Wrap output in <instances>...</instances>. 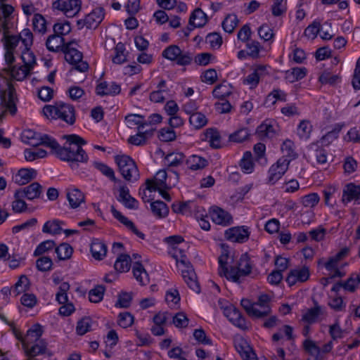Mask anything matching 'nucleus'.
<instances>
[{
    "instance_id": "nucleus-23",
    "label": "nucleus",
    "mask_w": 360,
    "mask_h": 360,
    "mask_svg": "<svg viewBox=\"0 0 360 360\" xmlns=\"http://www.w3.org/2000/svg\"><path fill=\"white\" fill-rule=\"evenodd\" d=\"M41 186L39 183L34 182L22 190L16 191L17 198L18 196L24 197L28 200L38 198L41 193Z\"/></svg>"
},
{
    "instance_id": "nucleus-35",
    "label": "nucleus",
    "mask_w": 360,
    "mask_h": 360,
    "mask_svg": "<svg viewBox=\"0 0 360 360\" xmlns=\"http://www.w3.org/2000/svg\"><path fill=\"white\" fill-rule=\"evenodd\" d=\"M186 165L191 170L202 169L207 165V160L200 156L194 155L186 159Z\"/></svg>"
},
{
    "instance_id": "nucleus-39",
    "label": "nucleus",
    "mask_w": 360,
    "mask_h": 360,
    "mask_svg": "<svg viewBox=\"0 0 360 360\" xmlns=\"http://www.w3.org/2000/svg\"><path fill=\"white\" fill-rule=\"evenodd\" d=\"M37 176V171L34 169H21L18 171L16 181L19 184H27Z\"/></svg>"
},
{
    "instance_id": "nucleus-33",
    "label": "nucleus",
    "mask_w": 360,
    "mask_h": 360,
    "mask_svg": "<svg viewBox=\"0 0 360 360\" xmlns=\"http://www.w3.org/2000/svg\"><path fill=\"white\" fill-rule=\"evenodd\" d=\"M8 65V70L11 75L18 81L23 80L29 75L30 70H32L25 65L20 66H11V65Z\"/></svg>"
},
{
    "instance_id": "nucleus-46",
    "label": "nucleus",
    "mask_w": 360,
    "mask_h": 360,
    "mask_svg": "<svg viewBox=\"0 0 360 360\" xmlns=\"http://www.w3.org/2000/svg\"><path fill=\"white\" fill-rule=\"evenodd\" d=\"M169 166L176 167L186 162V157L182 153H172L165 157Z\"/></svg>"
},
{
    "instance_id": "nucleus-43",
    "label": "nucleus",
    "mask_w": 360,
    "mask_h": 360,
    "mask_svg": "<svg viewBox=\"0 0 360 360\" xmlns=\"http://www.w3.org/2000/svg\"><path fill=\"white\" fill-rule=\"evenodd\" d=\"M125 120L129 127L131 128L137 125L139 131L145 126L148 125V123L143 120V117L137 114L129 115L125 117Z\"/></svg>"
},
{
    "instance_id": "nucleus-1",
    "label": "nucleus",
    "mask_w": 360,
    "mask_h": 360,
    "mask_svg": "<svg viewBox=\"0 0 360 360\" xmlns=\"http://www.w3.org/2000/svg\"><path fill=\"white\" fill-rule=\"evenodd\" d=\"M22 137L25 143L32 146L44 145L49 147L52 154L69 162L72 168L77 167L78 162H86L88 160V155L82 148L86 141L77 135L67 136V141L63 147L48 135L41 136L30 129L25 130Z\"/></svg>"
},
{
    "instance_id": "nucleus-64",
    "label": "nucleus",
    "mask_w": 360,
    "mask_h": 360,
    "mask_svg": "<svg viewBox=\"0 0 360 360\" xmlns=\"http://www.w3.org/2000/svg\"><path fill=\"white\" fill-rule=\"evenodd\" d=\"M320 30L321 23L314 21L305 29L304 34L309 39H314Z\"/></svg>"
},
{
    "instance_id": "nucleus-53",
    "label": "nucleus",
    "mask_w": 360,
    "mask_h": 360,
    "mask_svg": "<svg viewBox=\"0 0 360 360\" xmlns=\"http://www.w3.org/2000/svg\"><path fill=\"white\" fill-rule=\"evenodd\" d=\"M173 252H169L173 258L175 259L176 264H181L184 269H186V266H191L190 262L187 259L184 255L183 249H173Z\"/></svg>"
},
{
    "instance_id": "nucleus-62",
    "label": "nucleus",
    "mask_w": 360,
    "mask_h": 360,
    "mask_svg": "<svg viewBox=\"0 0 360 360\" xmlns=\"http://www.w3.org/2000/svg\"><path fill=\"white\" fill-rule=\"evenodd\" d=\"M134 319V316L129 312H122L118 316V324L122 328H127L133 324Z\"/></svg>"
},
{
    "instance_id": "nucleus-63",
    "label": "nucleus",
    "mask_w": 360,
    "mask_h": 360,
    "mask_svg": "<svg viewBox=\"0 0 360 360\" xmlns=\"http://www.w3.org/2000/svg\"><path fill=\"white\" fill-rule=\"evenodd\" d=\"M55 34L63 37L71 32V26L69 22H57L53 25Z\"/></svg>"
},
{
    "instance_id": "nucleus-32",
    "label": "nucleus",
    "mask_w": 360,
    "mask_h": 360,
    "mask_svg": "<svg viewBox=\"0 0 360 360\" xmlns=\"http://www.w3.org/2000/svg\"><path fill=\"white\" fill-rule=\"evenodd\" d=\"M133 274L141 285H144L149 283L148 274L139 261L135 262L133 267Z\"/></svg>"
},
{
    "instance_id": "nucleus-9",
    "label": "nucleus",
    "mask_w": 360,
    "mask_h": 360,
    "mask_svg": "<svg viewBox=\"0 0 360 360\" xmlns=\"http://www.w3.org/2000/svg\"><path fill=\"white\" fill-rule=\"evenodd\" d=\"M104 18V11L103 8L98 7L86 15L84 19L77 21L79 29L86 27L87 29H95Z\"/></svg>"
},
{
    "instance_id": "nucleus-36",
    "label": "nucleus",
    "mask_w": 360,
    "mask_h": 360,
    "mask_svg": "<svg viewBox=\"0 0 360 360\" xmlns=\"http://www.w3.org/2000/svg\"><path fill=\"white\" fill-rule=\"evenodd\" d=\"M62 224L63 221L58 219L48 221L44 224L42 231L52 235L60 234L63 231Z\"/></svg>"
},
{
    "instance_id": "nucleus-18",
    "label": "nucleus",
    "mask_w": 360,
    "mask_h": 360,
    "mask_svg": "<svg viewBox=\"0 0 360 360\" xmlns=\"http://www.w3.org/2000/svg\"><path fill=\"white\" fill-rule=\"evenodd\" d=\"M352 200L358 204L360 203V186L349 183L344 187L342 202L346 205Z\"/></svg>"
},
{
    "instance_id": "nucleus-27",
    "label": "nucleus",
    "mask_w": 360,
    "mask_h": 360,
    "mask_svg": "<svg viewBox=\"0 0 360 360\" xmlns=\"http://www.w3.org/2000/svg\"><path fill=\"white\" fill-rule=\"evenodd\" d=\"M66 196L70 206L72 209L77 208L85 201L84 193L78 188H68L66 190Z\"/></svg>"
},
{
    "instance_id": "nucleus-28",
    "label": "nucleus",
    "mask_w": 360,
    "mask_h": 360,
    "mask_svg": "<svg viewBox=\"0 0 360 360\" xmlns=\"http://www.w3.org/2000/svg\"><path fill=\"white\" fill-rule=\"evenodd\" d=\"M121 91L120 86L115 82L108 84L105 82H101L96 87V92L98 95H112L119 94Z\"/></svg>"
},
{
    "instance_id": "nucleus-48",
    "label": "nucleus",
    "mask_w": 360,
    "mask_h": 360,
    "mask_svg": "<svg viewBox=\"0 0 360 360\" xmlns=\"http://www.w3.org/2000/svg\"><path fill=\"white\" fill-rule=\"evenodd\" d=\"M189 122L195 129H200L207 124V120L205 115L197 112L190 115Z\"/></svg>"
},
{
    "instance_id": "nucleus-60",
    "label": "nucleus",
    "mask_w": 360,
    "mask_h": 360,
    "mask_svg": "<svg viewBox=\"0 0 360 360\" xmlns=\"http://www.w3.org/2000/svg\"><path fill=\"white\" fill-rule=\"evenodd\" d=\"M124 46L122 43H118L115 49V56L112 58V61L116 64H122L127 60L126 55L124 54Z\"/></svg>"
},
{
    "instance_id": "nucleus-21",
    "label": "nucleus",
    "mask_w": 360,
    "mask_h": 360,
    "mask_svg": "<svg viewBox=\"0 0 360 360\" xmlns=\"http://www.w3.org/2000/svg\"><path fill=\"white\" fill-rule=\"evenodd\" d=\"M267 74L266 66L259 65L243 79V84L250 86L251 89L255 88L259 84V79Z\"/></svg>"
},
{
    "instance_id": "nucleus-47",
    "label": "nucleus",
    "mask_w": 360,
    "mask_h": 360,
    "mask_svg": "<svg viewBox=\"0 0 360 360\" xmlns=\"http://www.w3.org/2000/svg\"><path fill=\"white\" fill-rule=\"evenodd\" d=\"M32 25L35 32L42 34L46 32V21L42 15L39 13L34 14Z\"/></svg>"
},
{
    "instance_id": "nucleus-44",
    "label": "nucleus",
    "mask_w": 360,
    "mask_h": 360,
    "mask_svg": "<svg viewBox=\"0 0 360 360\" xmlns=\"http://www.w3.org/2000/svg\"><path fill=\"white\" fill-rule=\"evenodd\" d=\"M238 19L235 14H229L222 22V27L225 32L232 33L238 24Z\"/></svg>"
},
{
    "instance_id": "nucleus-56",
    "label": "nucleus",
    "mask_w": 360,
    "mask_h": 360,
    "mask_svg": "<svg viewBox=\"0 0 360 360\" xmlns=\"http://www.w3.org/2000/svg\"><path fill=\"white\" fill-rule=\"evenodd\" d=\"M95 167L98 169L103 175L109 178L114 182H117L118 180L115 176V172L112 168L108 165L101 162H95Z\"/></svg>"
},
{
    "instance_id": "nucleus-24",
    "label": "nucleus",
    "mask_w": 360,
    "mask_h": 360,
    "mask_svg": "<svg viewBox=\"0 0 360 360\" xmlns=\"http://www.w3.org/2000/svg\"><path fill=\"white\" fill-rule=\"evenodd\" d=\"M212 221L219 225L228 226L232 221L231 216L220 207H214L210 212Z\"/></svg>"
},
{
    "instance_id": "nucleus-5",
    "label": "nucleus",
    "mask_w": 360,
    "mask_h": 360,
    "mask_svg": "<svg viewBox=\"0 0 360 360\" xmlns=\"http://www.w3.org/2000/svg\"><path fill=\"white\" fill-rule=\"evenodd\" d=\"M77 44L75 40L68 41L63 53L68 63L73 66V68L81 72H84L89 69V64L82 60V53L78 51L74 46Z\"/></svg>"
},
{
    "instance_id": "nucleus-45",
    "label": "nucleus",
    "mask_w": 360,
    "mask_h": 360,
    "mask_svg": "<svg viewBox=\"0 0 360 360\" xmlns=\"http://www.w3.org/2000/svg\"><path fill=\"white\" fill-rule=\"evenodd\" d=\"M307 74L305 68H294L286 72V78L290 82H294L304 78Z\"/></svg>"
},
{
    "instance_id": "nucleus-40",
    "label": "nucleus",
    "mask_w": 360,
    "mask_h": 360,
    "mask_svg": "<svg viewBox=\"0 0 360 360\" xmlns=\"http://www.w3.org/2000/svg\"><path fill=\"white\" fill-rule=\"evenodd\" d=\"M150 207L153 214L158 218H164L168 215L169 208L167 205L161 200L153 202Z\"/></svg>"
},
{
    "instance_id": "nucleus-37",
    "label": "nucleus",
    "mask_w": 360,
    "mask_h": 360,
    "mask_svg": "<svg viewBox=\"0 0 360 360\" xmlns=\"http://www.w3.org/2000/svg\"><path fill=\"white\" fill-rule=\"evenodd\" d=\"M232 94V86L230 84L224 82L215 86L212 94L215 98L220 100L225 99L226 97Z\"/></svg>"
},
{
    "instance_id": "nucleus-14",
    "label": "nucleus",
    "mask_w": 360,
    "mask_h": 360,
    "mask_svg": "<svg viewBox=\"0 0 360 360\" xmlns=\"http://www.w3.org/2000/svg\"><path fill=\"white\" fill-rule=\"evenodd\" d=\"M310 276L309 268L307 266L298 267L291 269L286 278V282L290 286L295 285L297 283H304L307 281Z\"/></svg>"
},
{
    "instance_id": "nucleus-42",
    "label": "nucleus",
    "mask_w": 360,
    "mask_h": 360,
    "mask_svg": "<svg viewBox=\"0 0 360 360\" xmlns=\"http://www.w3.org/2000/svg\"><path fill=\"white\" fill-rule=\"evenodd\" d=\"M303 347L307 353L314 357V360H321V349L314 341L306 340L303 342Z\"/></svg>"
},
{
    "instance_id": "nucleus-30",
    "label": "nucleus",
    "mask_w": 360,
    "mask_h": 360,
    "mask_svg": "<svg viewBox=\"0 0 360 360\" xmlns=\"http://www.w3.org/2000/svg\"><path fill=\"white\" fill-rule=\"evenodd\" d=\"M25 353L30 358L34 357L39 354L48 352L46 342L44 340H40L27 347H23Z\"/></svg>"
},
{
    "instance_id": "nucleus-58",
    "label": "nucleus",
    "mask_w": 360,
    "mask_h": 360,
    "mask_svg": "<svg viewBox=\"0 0 360 360\" xmlns=\"http://www.w3.org/2000/svg\"><path fill=\"white\" fill-rule=\"evenodd\" d=\"M320 198L316 193H311L302 198L301 202L306 207H314L319 202Z\"/></svg>"
},
{
    "instance_id": "nucleus-4",
    "label": "nucleus",
    "mask_w": 360,
    "mask_h": 360,
    "mask_svg": "<svg viewBox=\"0 0 360 360\" xmlns=\"http://www.w3.org/2000/svg\"><path fill=\"white\" fill-rule=\"evenodd\" d=\"M236 257V252L233 249H223L219 257V274L233 282H238L236 269L233 266Z\"/></svg>"
},
{
    "instance_id": "nucleus-13",
    "label": "nucleus",
    "mask_w": 360,
    "mask_h": 360,
    "mask_svg": "<svg viewBox=\"0 0 360 360\" xmlns=\"http://www.w3.org/2000/svg\"><path fill=\"white\" fill-rule=\"evenodd\" d=\"M167 174L164 169L159 170L153 179H147L146 184L149 192L155 191L157 189H169L171 186L167 184Z\"/></svg>"
},
{
    "instance_id": "nucleus-20",
    "label": "nucleus",
    "mask_w": 360,
    "mask_h": 360,
    "mask_svg": "<svg viewBox=\"0 0 360 360\" xmlns=\"http://www.w3.org/2000/svg\"><path fill=\"white\" fill-rule=\"evenodd\" d=\"M181 274L188 288L196 293H199L200 292V284L192 266H186V269H181Z\"/></svg>"
},
{
    "instance_id": "nucleus-6",
    "label": "nucleus",
    "mask_w": 360,
    "mask_h": 360,
    "mask_svg": "<svg viewBox=\"0 0 360 360\" xmlns=\"http://www.w3.org/2000/svg\"><path fill=\"white\" fill-rule=\"evenodd\" d=\"M122 176L129 181H136L139 178V172L135 162L128 155H117L115 158Z\"/></svg>"
},
{
    "instance_id": "nucleus-19",
    "label": "nucleus",
    "mask_w": 360,
    "mask_h": 360,
    "mask_svg": "<svg viewBox=\"0 0 360 360\" xmlns=\"http://www.w3.org/2000/svg\"><path fill=\"white\" fill-rule=\"evenodd\" d=\"M349 249H342L337 255L331 257L325 263V267L328 270H334L335 272L331 275V277H342V275L340 270L338 269L339 262L347 256Z\"/></svg>"
},
{
    "instance_id": "nucleus-10",
    "label": "nucleus",
    "mask_w": 360,
    "mask_h": 360,
    "mask_svg": "<svg viewBox=\"0 0 360 360\" xmlns=\"http://www.w3.org/2000/svg\"><path fill=\"white\" fill-rule=\"evenodd\" d=\"M80 0H56L53 3V8L62 11L67 17L77 15L81 9Z\"/></svg>"
},
{
    "instance_id": "nucleus-41",
    "label": "nucleus",
    "mask_w": 360,
    "mask_h": 360,
    "mask_svg": "<svg viewBox=\"0 0 360 360\" xmlns=\"http://www.w3.org/2000/svg\"><path fill=\"white\" fill-rule=\"evenodd\" d=\"M30 285V283L28 278L25 275H21L18 281L13 286L14 296L16 297L20 293L28 290Z\"/></svg>"
},
{
    "instance_id": "nucleus-26",
    "label": "nucleus",
    "mask_w": 360,
    "mask_h": 360,
    "mask_svg": "<svg viewBox=\"0 0 360 360\" xmlns=\"http://www.w3.org/2000/svg\"><path fill=\"white\" fill-rule=\"evenodd\" d=\"M117 200L124 204L129 209H137L138 202L129 194V190L126 186H120Z\"/></svg>"
},
{
    "instance_id": "nucleus-57",
    "label": "nucleus",
    "mask_w": 360,
    "mask_h": 360,
    "mask_svg": "<svg viewBox=\"0 0 360 360\" xmlns=\"http://www.w3.org/2000/svg\"><path fill=\"white\" fill-rule=\"evenodd\" d=\"M91 326V319L89 317H84L79 320L76 327L78 335H82L89 331Z\"/></svg>"
},
{
    "instance_id": "nucleus-34",
    "label": "nucleus",
    "mask_w": 360,
    "mask_h": 360,
    "mask_svg": "<svg viewBox=\"0 0 360 360\" xmlns=\"http://www.w3.org/2000/svg\"><path fill=\"white\" fill-rule=\"evenodd\" d=\"M275 134L273 125L267 122L261 124L256 130V134L261 140L271 139L274 136Z\"/></svg>"
},
{
    "instance_id": "nucleus-12",
    "label": "nucleus",
    "mask_w": 360,
    "mask_h": 360,
    "mask_svg": "<svg viewBox=\"0 0 360 360\" xmlns=\"http://www.w3.org/2000/svg\"><path fill=\"white\" fill-rule=\"evenodd\" d=\"M1 41L5 49V60L8 65H12L15 60L14 51L19 44V37L11 34L2 37Z\"/></svg>"
},
{
    "instance_id": "nucleus-38",
    "label": "nucleus",
    "mask_w": 360,
    "mask_h": 360,
    "mask_svg": "<svg viewBox=\"0 0 360 360\" xmlns=\"http://www.w3.org/2000/svg\"><path fill=\"white\" fill-rule=\"evenodd\" d=\"M131 258L128 255H120L115 261L114 267L115 269L120 272H127L130 269Z\"/></svg>"
},
{
    "instance_id": "nucleus-8",
    "label": "nucleus",
    "mask_w": 360,
    "mask_h": 360,
    "mask_svg": "<svg viewBox=\"0 0 360 360\" xmlns=\"http://www.w3.org/2000/svg\"><path fill=\"white\" fill-rule=\"evenodd\" d=\"M0 86L3 87L2 90H1L2 103L11 115H15L17 111L15 105L17 98L13 86L5 79H3V84H0Z\"/></svg>"
},
{
    "instance_id": "nucleus-7",
    "label": "nucleus",
    "mask_w": 360,
    "mask_h": 360,
    "mask_svg": "<svg viewBox=\"0 0 360 360\" xmlns=\"http://www.w3.org/2000/svg\"><path fill=\"white\" fill-rule=\"evenodd\" d=\"M162 55L164 58L175 61L177 65L181 66L189 65L193 60V56L191 53L181 51L176 45H171L166 48Z\"/></svg>"
},
{
    "instance_id": "nucleus-31",
    "label": "nucleus",
    "mask_w": 360,
    "mask_h": 360,
    "mask_svg": "<svg viewBox=\"0 0 360 360\" xmlns=\"http://www.w3.org/2000/svg\"><path fill=\"white\" fill-rule=\"evenodd\" d=\"M236 272L238 273V280L241 276L248 275L252 270V266L250 261V257L245 253L241 255L240 260L235 266Z\"/></svg>"
},
{
    "instance_id": "nucleus-3",
    "label": "nucleus",
    "mask_w": 360,
    "mask_h": 360,
    "mask_svg": "<svg viewBox=\"0 0 360 360\" xmlns=\"http://www.w3.org/2000/svg\"><path fill=\"white\" fill-rule=\"evenodd\" d=\"M270 301L271 298L268 295L262 294L259 296L255 302H251L248 299H243L241 306L250 317L261 319L270 314Z\"/></svg>"
},
{
    "instance_id": "nucleus-55",
    "label": "nucleus",
    "mask_w": 360,
    "mask_h": 360,
    "mask_svg": "<svg viewBox=\"0 0 360 360\" xmlns=\"http://www.w3.org/2000/svg\"><path fill=\"white\" fill-rule=\"evenodd\" d=\"M321 313V309L320 307H315L307 310V311L303 315L302 320L309 323L315 322Z\"/></svg>"
},
{
    "instance_id": "nucleus-61",
    "label": "nucleus",
    "mask_w": 360,
    "mask_h": 360,
    "mask_svg": "<svg viewBox=\"0 0 360 360\" xmlns=\"http://www.w3.org/2000/svg\"><path fill=\"white\" fill-rule=\"evenodd\" d=\"M253 165L252 153L250 151H246L240 160V166L245 172L250 173L253 169Z\"/></svg>"
},
{
    "instance_id": "nucleus-15",
    "label": "nucleus",
    "mask_w": 360,
    "mask_h": 360,
    "mask_svg": "<svg viewBox=\"0 0 360 360\" xmlns=\"http://www.w3.org/2000/svg\"><path fill=\"white\" fill-rule=\"evenodd\" d=\"M224 315L237 327L243 330L248 329L245 318L233 305L229 304L224 308Z\"/></svg>"
},
{
    "instance_id": "nucleus-22",
    "label": "nucleus",
    "mask_w": 360,
    "mask_h": 360,
    "mask_svg": "<svg viewBox=\"0 0 360 360\" xmlns=\"http://www.w3.org/2000/svg\"><path fill=\"white\" fill-rule=\"evenodd\" d=\"M68 42H65L64 37L55 34H51L46 41V46L49 51L63 52Z\"/></svg>"
},
{
    "instance_id": "nucleus-16",
    "label": "nucleus",
    "mask_w": 360,
    "mask_h": 360,
    "mask_svg": "<svg viewBox=\"0 0 360 360\" xmlns=\"http://www.w3.org/2000/svg\"><path fill=\"white\" fill-rule=\"evenodd\" d=\"M234 345L236 349L244 360H257L256 354L248 342L242 337L236 338L234 340Z\"/></svg>"
},
{
    "instance_id": "nucleus-59",
    "label": "nucleus",
    "mask_w": 360,
    "mask_h": 360,
    "mask_svg": "<svg viewBox=\"0 0 360 360\" xmlns=\"http://www.w3.org/2000/svg\"><path fill=\"white\" fill-rule=\"evenodd\" d=\"M21 58L23 65L32 69L36 64V58L34 54L30 50V48L25 49V51L22 53Z\"/></svg>"
},
{
    "instance_id": "nucleus-29",
    "label": "nucleus",
    "mask_w": 360,
    "mask_h": 360,
    "mask_svg": "<svg viewBox=\"0 0 360 360\" xmlns=\"http://www.w3.org/2000/svg\"><path fill=\"white\" fill-rule=\"evenodd\" d=\"M208 18L200 8H195L190 15L189 25L195 27H202L207 22Z\"/></svg>"
},
{
    "instance_id": "nucleus-49",
    "label": "nucleus",
    "mask_w": 360,
    "mask_h": 360,
    "mask_svg": "<svg viewBox=\"0 0 360 360\" xmlns=\"http://www.w3.org/2000/svg\"><path fill=\"white\" fill-rule=\"evenodd\" d=\"M151 135H152V131H146L144 132L139 131L136 135L131 136L128 139V142L129 143L135 145V146L143 145L146 142L148 136H151Z\"/></svg>"
},
{
    "instance_id": "nucleus-25",
    "label": "nucleus",
    "mask_w": 360,
    "mask_h": 360,
    "mask_svg": "<svg viewBox=\"0 0 360 360\" xmlns=\"http://www.w3.org/2000/svg\"><path fill=\"white\" fill-rule=\"evenodd\" d=\"M43 330L39 324L34 325L28 331L26 335L22 340L23 347H27L33 343L42 340L40 338L42 335Z\"/></svg>"
},
{
    "instance_id": "nucleus-50",
    "label": "nucleus",
    "mask_w": 360,
    "mask_h": 360,
    "mask_svg": "<svg viewBox=\"0 0 360 360\" xmlns=\"http://www.w3.org/2000/svg\"><path fill=\"white\" fill-rule=\"evenodd\" d=\"M281 150L285 156L290 158V160L297 157V154L295 151V144L289 139L285 140L283 143Z\"/></svg>"
},
{
    "instance_id": "nucleus-17",
    "label": "nucleus",
    "mask_w": 360,
    "mask_h": 360,
    "mask_svg": "<svg viewBox=\"0 0 360 360\" xmlns=\"http://www.w3.org/2000/svg\"><path fill=\"white\" fill-rule=\"evenodd\" d=\"M225 238L233 243H243L249 238L250 232L243 226L232 227L224 233Z\"/></svg>"
},
{
    "instance_id": "nucleus-2",
    "label": "nucleus",
    "mask_w": 360,
    "mask_h": 360,
    "mask_svg": "<svg viewBox=\"0 0 360 360\" xmlns=\"http://www.w3.org/2000/svg\"><path fill=\"white\" fill-rule=\"evenodd\" d=\"M43 113L49 119H60L70 125L75 122V108L63 102H56L54 105H45Z\"/></svg>"
},
{
    "instance_id": "nucleus-11",
    "label": "nucleus",
    "mask_w": 360,
    "mask_h": 360,
    "mask_svg": "<svg viewBox=\"0 0 360 360\" xmlns=\"http://www.w3.org/2000/svg\"><path fill=\"white\" fill-rule=\"evenodd\" d=\"M290 162V160L282 158L272 165L269 169L268 182L274 184L278 181L287 172Z\"/></svg>"
},
{
    "instance_id": "nucleus-51",
    "label": "nucleus",
    "mask_w": 360,
    "mask_h": 360,
    "mask_svg": "<svg viewBox=\"0 0 360 360\" xmlns=\"http://www.w3.org/2000/svg\"><path fill=\"white\" fill-rule=\"evenodd\" d=\"M319 80L323 84L334 85L340 82V77L338 75H333L330 72L324 71L319 76Z\"/></svg>"
},
{
    "instance_id": "nucleus-54",
    "label": "nucleus",
    "mask_w": 360,
    "mask_h": 360,
    "mask_svg": "<svg viewBox=\"0 0 360 360\" xmlns=\"http://www.w3.org/2000/svg\"><path fill=\"white\" fill-rule=\"evenodd\" d=\"M105 292V288L103 285H98L95 288L91 290L89 292V298L90 302L98 303L103 300Z\"/></svg>"
},
{
    "instance_id": "nucleus-52",
    "label": "nucleus",
    "mask_w": 360,
    "mask_h": 360,
    "mask_svg": "<svg viewBox=\"0 0 360 360\" xmlns=\"http://www.w3.org/2000/svg\"><path fill=\"white\" fill-rule=\"evenodd\" d=\"M206 137L212 148H219L221 147L220 135L217 131L212 129H207L206 132Z\"/></svg>"
}]
</instances>
